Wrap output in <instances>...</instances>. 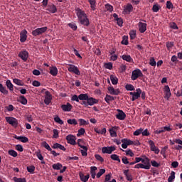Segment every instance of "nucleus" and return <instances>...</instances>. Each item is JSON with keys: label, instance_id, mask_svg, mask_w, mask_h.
I'll return each instance as SVG.
<instances>
[{"label": "nucleus", "instance_id": "obj_1", "mask_svg": "<svg viewBox=\"0 0 182 182\" xmlns=\"http://www.w3.org/2000/svg\"><path fill=\"white\" fill-rule=\"evenodd\" d=\"M75 13L78 18V22H80L81 25H83L84 26H89V25H90V21L85 11H82L80 8H77L75 9Z\"/></svg>", "mask_w": 182, "mask_h": 182}, {"label": "nucleus", "instance_id": "obj_2", "mask_svg": "<svg viewBox=\"0 0 182 182\" xmlns=\"http://www.w3.org/2000/svg\"><path fill=\"white\" fill-rule=\"evenodd\" d=\"M48 31V27L44 26L41 28H38L32 31L33 36H39L41 35H43V33H45Z\"/></svg>", "mask_w": 182, "mask_h": 182}, {"label": "nucleus", "instance_id": "obj_3", "mask_svg": "<svg viewBox=\"0 0 182 182\" xmlns=\"http://www.w3.org/2000/svg\"><path fill=\"white\" fill-rule=\"evenodd\" d=\"M144 76L143 75V73H141V70L140 69H136L132 71L131 79L132 80H136V79H139V77H143Z\"/></svg>", "mask_w": 182, "mask_h": 182}, {"label": "nucleus", "instance_id": "obj_4", "mask_svg": "<svg viewBox=\"0 0 182 182\" xmlns=\"http://www.w3.org/2000/svg\"><path fill=\"white\" fill-rule=\"evenodd\" d=\"M150 167H151L150 162H147L146 161L145 163L138 164L134 166V168H144V170H150Z\"/></svg>", "mask_w": 182, "mask_h": 182}, {"label": "nucleus", "instance_id": "obj_5", "mask_svg": "<svg viewBox=\"0 0 182 182\" xmlns=\"http://www.w3.org/2000/svg\"><path fill=\"white\" fill-rule=\"evenodd\" d=\"M116 150V147L111 146H104L102 148V153L103 154H112L113 151Z\"/></svg>", "mask_w": 182, "mask_h": 182}, {"label": "nucleus", "instance_id": "obj_6", "mask_svg": "<svg viewBox=\"0 0 182 182\" xmlns=\"http://www.w3.org/2000/svg\"><path fill=\"white\" fill-rule=\"evenodd\" d=\"M6 120L9 124H11L14 127H18V119L12 117H6Z\"/></svg>", "mask_w": 182, "mask_h": 182}, {"label": "nucleus", "instance_id": "obj_7", "mask_svg": "<svg viewBox=\"0 0 182 182\" xmlns=\"http://www.w3.org/2000/svg\"><path fill=\"white\" fill-rule=\"evenodd\" d=\"M148 143L150 146V149L151 151H154L155 154H159V153H160V149H159V148L156 146L154 141H153L152 140H149Z\"/></svg>", "mask_w": 182, "mask_h": 182}, {"label": "nucleus", "instance_id": "obj_8", "mask_svg": "<svg viewBox=\"0 0 182 182\" xmlns=\"http://www.w3.org/2000/svg\"><path fill=\"white\" fill-rule=\"evenodd\" d=\"M68 72H71L72 73H75V75H77L78 76L80 75V70H79V68L73 65H70V66L68 68Z\"/></svg>", "mask_w": 182, "mask_h": 182}, {"label": "nucleus", "instance_id": "obj_9", "mask_svg": "<svg viewBox=\"0 0 182 182\" xmlns=\"http://www.w3.org/2000/svg\"><path fill=\"white\" fill-rule=\"evenodd\" d=\"M66 140L69 144L72 146H76V136L69 134L66 136Z\"/></svg>", "mask_w": 182, "mask_h": 182}, {"label": "nucleus", "instance_id": "obj_10", "mask_svg": "<svg viewBox=\"0 0 182 182\" xmlns=\"http://www.w3.org/2000/svg\"><path fill=\"white\" fill-rule=\"evenodd\" d=\"M18 58H21L23 62H26V60H28V58H29V53H28L26 50L21 51L18 54Z\"/></svg>", "mask_w": 182, "mask_h": 182}, {"label": "nucleus", "instance_id": "obj_11", "mask_svg": "<svg viewBox=\"0 0 182 182\" xmlns=\"http://www.w3.org/2000/svg\"><path fill=\"white\" fill-rule=\"evenodd\" d=\"M27 35L28 31L25 29L20 33V42H21V43L26 42V39H28Z\"/></svg>", "mask_w": 182, "mask_h": 182}, {"label": "nucleus", "instance_id": "obj_12", "mask_svg": "<svg viewBox=\"0 0 182 182\" xmlns=\"http://www.w3.org/2000/svg\"><path fill=\"white\" fill-rule=\"evenodd\" d=\"M138 28L140 33H144L146 31H147V23L139 22L138 23Z\"/></svg>", "mask_w": 182, "mask_h": 182}, {"label": "nucleus", "instance_id": "obj_13", "mask_svg": "<svg viewBox=\"0 0 182 182\" xmlns=\"http://www.w3.org/2000/svg\"><path fill=\"white\" fill-rule=\"evenodd\" d=\"M117 112H118V113L116 114V118L118 119V120H124V119H126V113H124L123 110L117 109Z\"/></svg>", "mask_w": 182, "mask_h": 182}, {"label": "nucleus", "instance_id": "obj_14", "mask_svg": "<svg viewBox=\"0 0 182 182\" xmlns=\"http://www.w3.org/2000/svg\"><path fill=\"white\" fill-rule=\"evenodd\" d=\"M141 95V90L140 88H137L136 90V92H134V96H132L131 100L132 102H134V100H137V99L140 97Z\"/></svg>", "mask_w": 182, "mask_h": 182}, {"label": "nucleus", "instance_id": "obj_15", "mask_svg": "<svg viewBox=\"0 0 182 182\" xmlns=\"http://www.w3.org/2000/svg\"><path fill=\"white\" fill-rule=\"evenodd\" d=\"M48 9L46 11H48V12H50V14H56L58 12V9L56 8V6L53 4H48Z\"/></svg>", "mask_w": 182, "mask_h": 182}, {"label": "nucleus", "instance_id": "obj_16", "mask_svg": "<svg viewBox=\"0 0 182 182\" xmlns=\"http://www.w3.org/2000/svg\"><path fill=\"white\" fill-rule=\"evenodd\" d=\"M119 129V127H112L109 129L111 137H117V130Z\"/></svg>", "mask_w": 182, "mask_h": 182}, {"label": "nucleus", "instance_id": "obj_17", "mask_svg": "<svg viewBox=\"0 0 182 182\" xmlns=\"http://www.w3.org/2000/svg\"><path fill=\"white\" fill-rule=\"evenodd\" d=\"M144 159L141 158V157H136L135 158V163H140V161H141V163H150V159H149L148 157H146V156H144Z\"/></svg>", "mask_w": 182, "mask_h": 182}, {"label": "nucleus", "instance_id": "obj_18", "mask_svg": "<svg viewBox=\"0 0 182 182\" xmlns=\"http://www.w3.org/2000/svg\"><path fill=\"white\" fill-rule=\"evenodd\" d=\"M108 92L110 95H114V96H117V95L120 94V91L119 89L114 90L113 87H108Z\"/></svg>", "mask_w": 182, "mask_h": 182}, {"label": "nucleus", "instance_id": "obj_19", "mask_svg": "<svg viewBox=\"0 0 182 182\" xmlns=\"http://www.w3.org/2000/svg\"><path fill=\"white\" fill-rule=\"evenodd\" d=\"M87 105L88 106H93V105H97L99 103V100H96L95 98L93 97H89L87 100Z\"/></svg>", "mask_w": 182, "mask_h": 182}, {"label": "nucleus", "instance_id": "obj_20", "mask_svg": "<svg viewBox=\"0 0 182 182\" xmlns=\"http://www.w3.org/2000/svg\"><path fill=\"white\" fill-rule=\"evenodd\" d=\"M61 109L63 110V112H70L72 110V105L70 103H67V105H62L60 106Z\"/></svg>", "mask_w": 182, "mask_h": 182}, {"label": "nucleus", "instance_id": "obj_21", "mask_svg": "<svg viewBox=\"0 0 182 182\" xmlns=\"http://www.w3.org/2000/svg\"><path fill=\"white\" fill-rule=\"evenodd\" d=\"M79 176H80V180L82 182H87L90 177V175L89 173L85 176V174H83L82 172H80Z\"/></svg>", "mask_w": 182, "mask_h": 182}, {"label": "nucleus", "instance_id": "obj_22", "mask_svg": "<svg viewBox=\"0 0 182 182\" xmlns=\"http://www.w3.org/2000/svg\"><path fill=\"white\" fill-rule=\"evenodd\" d=\"M121 58L123 60H125L129 63H133V58H132V56H130V55H122Z\"/></svg>", "mask_w": 182, "mask_h": 182}, {"label": "nucleus", "instance_id": "obj_23", "mask_svg": "<svg viewBox=\"0 0 182 182\" xmlns=\"http://www.w3.org/2000/svg\"><path fill=\"white\" fill-rule=\"evenodd\" d=\"M14 139H16V140H19L20 141H21V143H28V141H29V139L26 136H18L15 135Z\"/></svg>", "mask_w": 182, "mask_h": 182}, {"label": "nucleus", "instance_id": "obj_24", "mask_svg": "<svg viewBox=\"0 0 182 182\" xmlns=\"http://www.w3.org/2000/svg\"><path fill=\"white\" fill-rule=\"evenodd\" d=\"M52 149H60V150H63V151H66V148L59 143H55L52 146Z\"/></svg>", "mask_w": 182, "mask_h": 182}, {"label": "nucleus", "instance_id": "obj_25", "mask_svg": "<svg viewBox=\"0 0 182 182\" xmlns=\"http://www.w3.org/2000/svg\"><path fill=\"white\" fill-rule=\"evenodd\" d=\"M50 75L52 76H57L58 75V68L53 66L50 67Z\"/></svg>", "mask_w": 182, "mask_h": 182}, {"label": "nucleus", "instance_id": "obj_26", "mask_svg": "<svg viewBox=\"0 0 182 182\" xmlns=\"http://www.w3.org/2000/svg\"><path fill=\"white\" fill-rule=\"evenodd\" d=\"M132 11H133V6L132 4H127L124 10V12L127 15H129Z\"/></svg>", "mask_w": 182, "mask_h": 182}, {"label": "nucleus", "instance_id": "obj_27", "mask_svg": "<svg viewBox=\"0 0 182 182\" xmlns=\"http://www.w3.org/2000/svg\"><path fill=\"white\" fill-rule=\"evenodd\" d=\"M6 85L7 89L10 90V92H14V84L11 82V80H7L6 82Z\"/></svg>", "mask_w": 182, "mask_h": 182}, {"label": "nucleus", "instance_id": "obj_28", "mask_svg": "<svg viewBox=\"0 0 182 182\" xmlns=\"http://www.w3.org/2000/svg\"><path fill=\"white\" fill-rule=\"evenodd\" d=\"M96 170H97V167L96 166L90 167V174H91L92 178H96Z\"/></svg>", "mask_w": 182, "mask_h": 182}, {"label": "nucleus", "instance_id": "obj_29", "mask_svg": "<svg viewBox=\"0 0 182 182\" xmlns=\"http://www.w3.org/2000/svg\"><path fill=\"white\" fill-rule=\"evenodd\" d=\"M115 99H116V97L106 95L105 100L106 103H107L109 105L110 103V102H112V100H114Z\"/></svg>", "mask_w": 182, "mask_h": 182}, {"label": "nucleus", "instance_id": "obj_30", "mask_svg": "<svg viewBox=\"0 0 182 182\" xmlns=\"http://www.w3.org/2000/svg\"><path fill=\"white\" fill-rule=\"evenodd\" d=\"M124 174L127 178V180L128 181H133V176L132 175L129 174V169L124 171Z\"/></svg>", "mask_w": 182, "mask_h": 182}, {"label": "nucleus", "instance_id": "obj_31", "mask_svg": "<svg viewBox=\"0 0 182 182\" xmlns=\"http://www.w3.org/2000/svg\"><path fill=\"white\" fill-rule=\"evenodd\" d=\"M18 102H20V103H21V105H28V100L26 99V97H25V96L23 95H21L19 97V100Z\"/></svg>", "mask_w": 182, "mask_h": 182}, {"label": "nucleus", "instance_id": "obj_32", "mask_svg": "<svg viewBox=\"0 0 182 182\" xmlns=\"http://www.w3.org/2000/svg\"><path fill=\"white\" fill-rule=\"evenodd\" d=\"M109 78H110V80H111L112 85H117V83L119 82V79H117V77H116L113 75H111Z\"/></svg>", "mask_w": 182, "mask_h": 182}, {"label": "nucleus", "instance_id": "obj_33", "mask_svg": "<svg viewBox=\"0 0 182 182\" xmlns=\"http://www.w3.org/2000/svg\"><path fill=\"white\" fill-rule=\"evenodd\" d=\"M90 7L92 11L96 10V0H88Z\"/></svg>", "mask_w": 182, "mask_h": 182}, {"label": "nucleus", "instance_id": "obj_34", "mask_svg": "<svg viewBox=\"0 0 182 182\" xmlns=\"http://www.w3.org/2000/svg\"><path fill=\"white\" fill-rule=\"evenodd\" d=\"M0 92L3 95H8V90H6V87H4V85L0 83Z\"/></svg>", "mask_w": 182, "mask_h": 182}, {"label": "nucleus", "instance_id": "obj_35", "mask_svg": "<svg viewBox=\"0 0 182 182\" xmlns=\"http://www.w3.org/2000/svg\"><path fill=\"white\" fill-rule=\"evenodd\" d=\"M63 166L60 163L54 164L52 165L53 170H60Z\"/></svg>", "mask_w": 182, "mask_h": 182}, {"label": "nucleus", "instance_id": "obj_36", "mask_svg": "<svg viewBox=\"0 0 182 182\" xmlns=\"http://www.w3.org/2000/svg\"><path fill=\"white\" fill-rule=\"evenodd\" d=\"M94 131L95 132V133H97V134H106V128H103L102 130L97 129V128H95Z\"/></svg>", "mask_w": 182, "mask_h": 182}, {"label": "nucleus", "instance_id": "obj_37", "mask_svg": "<svg viewBox=\"0 0 182 182\" xmlns=\"http://www.w3.org/2000/svg\"><path fill=\"white\" fill-rule=\"evenodd\" d=\"M41 93H44V95H46L45 98L52 99V95H50V92L49 91L43 89L41 90Z\"/></svg>", "mask_w": 182, "mask_h": 182}, {"label": "nucleus", "instance_id": "obj_38", "mask_svg": "<svg viewBox=\"0 0 182 182\" xmlns=\"http://www.w3.org/2000/svg\"><path fill=\"white\" fill-rule=\"evenodd\" d=\"M176 178V172L171 171L170 176L168 178V182H173V180Z\"/></svg>", "mask_w": 182, "mask_h": 182}, {"label": "nucleus", "instance_id": "obj_39", "mask_svg": "<svg viewBox=\"0 0 182 182\" xmlns=\"http://www.w3.org/2000/svg\"><path fill=\"white\" fill-rule=\"evenodd\" d=\"M42 146L43 147L46 148V150H48V151H52V148H50V146H49V144L46 141H43L42 143Z\"/></svg>", "mask_w": 182, "mask_h": 182}, {"label": "nucleus", "instance_id": "obj_40", "mask_svg": "<svg viewBox=\"0 0 182 182\" xmlns=\"http://www.w3.org/2000/svg\"><path fill=\"white\" fill-rule=\"evenodd\" d=\"M13 82L18 86H23V85H24L23 82H22V80H21L19 79L14 78L13 80Z\"/></svg>", "mask_w": 182, "mask_h": 182}, {"label": "nucleus", "instance_id": "obj_41", "mask_svg": "<svg viewBox=\"0 0 182 182\" xmlns=\"http://www.w3.org/2000/svg\"><path fill=\"white\" fill-rule=\"evenodd\" d=\"M121 150H122V151H125L126 156H130V157L134 156V153H133V151H132V149H128V150L124 151L121 149Z\"/></svg>", "mask_w": 182, "mask_h": 182}, {"label": "nucleus", "instance_id": "obj_42", "mask_svg": "<svg viewBox=\"0 0 182 182\" xmlns=\"http://www.w3.org/2000/svg\"><path fill=\"white\" fill-rule=\"evenodd\" d=\"M106 173V170L104 168L100 169V171L97 173V178H100L103 174Z\"/></svg>", "mask_w": 182, "mask_h": 182}, {"label": "nucleus", "instance_id": "obj_43", "mask_svg": "<svg viewBox=\"0 0 182 182\" xmlns=\"http://www.w3.org/2000/svg\"><path fill=\"white\" fill-rule=\"evenodd\" d=\"M88 98H89V95H87V94H80L79 95L80 100H86V101H87Z\"/></svg>", "mask_w": 182, "mask_h": 182}, {"label": "nucleus", "instance_id": "obj_44", "mask_svg": "<svg viewBox=\"0 0 182 182\" xmlns=\"http://www.w3.org/2000/svg\"><path fill=\"white\" fill-rule=\"evenodd\" d=\"M125 89H126V90H129L130 92L135 90L134 86H133V85H132V84H127L125 85Z\"/></svg>", "mask_w": 182, "mask_h": 182}, {"label": "nucleus", "instance_id": "obj_45", "mask_svg": "<svg viewBox=\"0 0 182 182\" xmlns=\"http://www.w3.org/2000/svg\"><path fill=\"white\" fill-rule=\"evenodd\" d=\"M112 160H114V161H118V163H120V158H119V155L117 154H112L111 155Z\"/></svg>", "mask_w": 182, "mask_h": 182}, {"label": "nucleus", "instance_id": "obj_46", "mask_svg": "<svg viewBox=\"0 0 182 182\" xmlns=\"http://www.w3.org/2000/svg\"><path fill=\"white\" fill-rule=\"evenodd\" d=\"M121 43L122 45H129V38L126 36H124Z\"/></svg>", "mask_w": 182, "mask_h": 182}, {"label": "nucleus", "instance_id": "obj_47", "mask_svg": "<svg viewBox=\"0 0 182 182\" xmlns=\"http://www.w3.org/2000/svg\"><path fill=\"white\" fill-rule=\"evenodd\" d=\"M9 156H12V157L18 156V152H16L15 150H13V149L9 150Z\"/></svg>", "mask_w": 182, "mask_h": 182}, {"label": "nucleus", "instance_id": "obj_48", "mask_svg": "<svg viewBox=\"0 0 182 182\" xmlns=\"http://www.w3.org/2000/svg\"><path fill=\"white\" fill-rule=\"evenodd\" d=\"M67 123H68V124H74V126H76V124H77V121H76V119H69L67 120Z\"/></svg>", "mask_w": 182, "mask_h": 182}, {"label": "nucleus", "instance_id": "obj_49", "mask_svg": "<svg viewBox=\"0 0 182 182\" xmlns=\"http://www.w3.org/2000/svg\"><path fill=\"white\" fill-rule=\"evenodd\" d=\"M150 164L151 165L152 167H156V168L160 167V164H159L155 160H151L150 161Z\"/></svg>", "mask_w": 182, "mask_h": 182}, {"label": "nucleus", "instance_id": "obj_50", "mask_svg": "<svg viewBox=\"0 0 182 182\" xmlns=\"http://www.w3.org/2000/svg\"><path fill=\"white\" fill-rule=\"evenodd\" d=\"M149 65L151 66H156L157 65V63H156V60H154V57H151L149 59Z\"/></svg>", "mask_w": 182, "mask_h": 182}, {"label": "nucleus", "instance_id": "obj_51", "mask_svg": "<svg viewBox=\"0 0 182 182\" xmlns=\"http://www.w3.org/2000/svg\"><path fill=\"white\" fill-rule=\"evenodd\" d=\"M105 69H109V70H112L113 69V63H107L105 64Z\"/></svg>", "mask_w": 182, "mask_h": 182}, {"label": "nucleus", "instance_id": "obj_52", "mask_svg": "<svg viewBox=\"0 0 182 182\" xmlns=\"http://www.w3.org/2000/svg\"><path fill=\"white\" fill-rule=\"evenodd\" d=\"M86 133V131L85 130V128H80L78 130V133L77 134V136L79 137V136H83Z\"/></svg>", "mask_w": 182, "mask_h": 182}, {"label": "nucleus", "instance_id": "obj_53", "mask_svg": "<svg viewBox=\"0 0 182 182\" xmlns=\"http://www.w3.org/2000/svg\"><path fill=\"white\" fill-rule=\"evenodd\" d=\"M69 28H71L73 31H77V26H76V23H68Z\"/></svg>", "mask_w": 182, "mask_h": 182}, {"label": "nucleus", "instance_id": "obj_54", "mask_svg": "<svg viewBox=\"0 0 182 182\" xmlns=\"http://www.w3.org/2000/svg\"><path fill=\"white\" fill-rule=\"evenodd\" d=\"M27 171L31 174H33L35 173V167L33 166H27Z\"/></svg>", "mask_w": 182, "mask_h": 182}, {"label": "nucleus", "instance_id": "obj_55", "mask_svg": "<svg viewBox=\"0 0 182 182\" xmlns=\"http://www.w3.org/2000/svg\"><path fill=\"white\" fill-rule=\"evenodd\" d=\"M53 139H58L59 137V131L58 129H53Z\"/></svg>", "mask_w": 182, "mask_h": 182}, {"label": "nucleus", "instance_id": "obj_56", "mask_svg": "<svg viewBox=\"0 0 182 182\" xmlns=\"http://www.w3.org/2000/svg\"><path fill=\"white\" fill-rule=\"evenodd\" d=\"M167 149H168V146H165L164 148H163L161 150V154L163 156L164 159H166V157H167L166 156V151H167Z\"/></svg>", "mask_w": 182, "mask_h": 182}, {"label": "nucleus", "instance_id": "obj_57", "mask_svg": "<svg viewBox=\"0 0 182 182\" xmlns=\"http://www.w3.org/2000/svg\"><path fill=\"white\" fill-rule=\"evenodd\" d=\"M14 180L15 182H26V178H25L14 177Z\"/></svg>", "mask_w": 182, "mask_h": 182}, {"label": "nucleus", "instance_id": "obj_58", "mask_svg": "<svg viewBox=\"0 0 182 182\" xmlns=\"http://www.w3.org/2000/svg\"><path fill=\"white\" fill-rule=\"evenodd\" d=\"M136 31H134V30H132L129 32V36H130L131 39H135L136 38Z\"/></svg>", "mask_w": 182, "mask_h": 182}, {"label": "nucleus", "instance_id": "obj_59", "mask_svg": "<svg viewBox=\"0 0 182 182\" xmlns=\"http://www.w3.org/2000/svg\"><path fill=\"white\" fill-rule=\"evenodd\" d=\"M54 122L58 123V124H63V120L60 119V117H59L58 116L54 118Z\"/></svg>", "mask_w": 182, "mask_h": 182}, {"label": "nucleus", "instance_id": "obj_60", "mask_svg": "<svg viewBox=\"0 0 182 182\" xmlns=\"http://www.w3.org/2000/svg\"><path fill=\"white\" fill-rule=\"evenodd\" d=\"M105 9H107V11H109V12H113V6L107 4H105Z\"/></svg>", "mask_w": 182, "mask_h": 182}, {"label": "nucleus", "instance_id": "obj_61", "mask_svg": "<svg viewBox=\"0 0 182 182\" xmlns=\"http://www.w3.org/2000/svg\"><path fill=\"white\" fill-rule=\"evenodd\" d=\"M166 8L167 9H173V8H174V6L173 5V3H171V1H166Z\"/></svg>", "mask_w": 182, "mask_h": 182}, {"label": "nucleus", "instance_id": "obj_62", "mask_svg": "<svg viewBox=\"0 0 182 182\" xmlns=\"http://www.w3.org/2000/svg\"><path fill=\"white\" fill-rule=\"evenodd\" d=\"M95 157L96 160H97L98 161H100L101 163H103V161H105V159H103V157H102V156L99 154H95Z\"/></svg>", "mask_w": 182, "mask_h": 182}, {"label": "nucleus", "instance_id": "obj_63", "mask_svg": "<svg viewBox=\"0 0 182 182\" xmlns=\"http://www.w3.org/2000/svg\"><path fill=\"white\" fill-rule=\"evenodd\" d=\"M152 11L153 12H159V11H160V6L159 4L154 5L152 7Z\"/></svg>", "mask_w": 182, "mask_h": 182}, {"label": "nucleus", "instance_id": "obj_64", "mask_svg": "<svg viewBox=\"0 0 182 182\" xmlns=\"http://www.w3.org/2000/svg\"><path fill=\"white\" fill-rule=\"evenodd\" d=\"M36 155L37 156L38 160L43 161V156H42V154H41V151L36 152Z\"/></svg>", "mask_w": 182, "mask_h": 182}]
</instances>
